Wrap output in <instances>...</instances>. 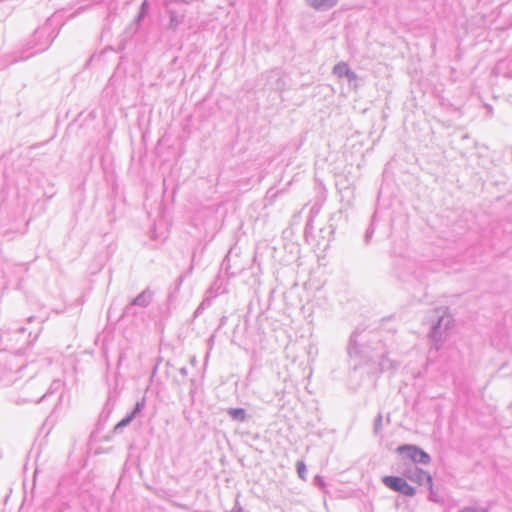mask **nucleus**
<instances>
[{
	"instance_id": "4",
	"label": "nucleus",
	"mask_w": 512,
	"mask_h": 512,
	"mask_svg": "<svg viewBox=\"0 0 512 512\" xmlns=\"http://www.w3.org/2000/svg\"><path fill=\"white\" fill-rule=\"evenodd\" d=\"M308 3L315 9H323L333 6L335 0H308Z\"/></svg>"
},
{
	"instance_id": "7",
	"label": "nucleus",
	"mask_w": 512,
	"mask_h": 512,
	"mask_svg": "<svg viewBox=\"0 0 512 512\" xmlns=\"http://www.w3.org/2000/svg\"><path fill=\"white\" fill-rule=\"evenodd\" d=\"M304 469H305V467H304L303 464H299L298 465V472H299L300 475L302 474V472H304Z\"/></svg>"
},
{
	"instance_id": "1",
	"label": "nucleus",
	"mask_w": 512,
	"mask_h": 512,
	"mask_svg": "<svg viewBox=\"0 0 512 512\" xmlns=\"http://www.w3.org/2000/svg\"><path fill=\"white\" fill-rule=\"evenodd\" d=\"M396 452L403 460L413 463L428 464L430 462V456L415 445H401L396 449Z\"/></svg>"
},
{
	"instance_id": "9",
	"label": "nucleus",
	"mask_w": 512,
	"mask_h": 512,
	"mask_svg": "<svg viewBox=\"0 0 512 512\" xmlns=\"http://www.w3.org/2000/svg\"><path fill=\"white\" fill-rule=\"evenodd\" d=\"M488 112H489L490 114L492 113V108H491V107H489Z\"/></svg>"
},
{
	"instance_id": "3",
	"label": "nucleus",
	"mask_w": 512,
	"mask_h": 512,
	"mask_svg": "<svg viewBox=\"0 0 512 512\" xmlns=\"http://www.w3.org/2000/svg\"><path fill=\"white\" fill-rule=\"evenodd\" d=\"M410 480L418 484L427 483L432 489V478L431 476L423 471L422 469H415L414 472L409 476Z\"/></svg>"
},
{
	"instance_id": "6",
	"label": "nucleus",
	"mask_w": 512,
	"mask_h": 512,
	"mask_svg": "<svg viewBox=\"0 0 512 512\" xmlns=\"http://www.w3.org/2000/svg\"><path fill=\"white\" fill-rule=\"evenodd\" d=\"M460 512H488V509L472 506V507H465Z\"/></svg>"
},
{
	"instance_id": "8",
	"label": "nucleus",
	"mask_w": 512,
	"mask_h": 512,
	"mask_svg": "<svg viewBox=\"0 0 512 512\" xmlns=\"http://www.w3.org/2000/svg\"><path fill=\"white\" fill-rule=\"evenodd\" d=\"M131 420V417H129L128 419L126 420H123L119 423V425H125L126 423H128L129 421Z\"/></svg>"
},
{
	"instance_id": "5",
	"label": "nucleus",
	"mask_w": 512,
	"mask_h": 512,
	"mask_svg": "<svg viewBox=\"0 0 512 512\" xmlns=\"http://www.w3.org/2000/svg\"><path fill=\"white\" fill-rule=\"evenodd\" d=\"M229 414L233 419L236 420H244L245 418V411L241 408L238 409H230Z\"/></svg>"
},
{
	"instance_id": "2",
	"label": "nucleus",
	"mask_w": 512,
	"mask_h": 512,
	"mask_svg": "<svg viewBox=\"0 0 512 512\" xmlns=\"http://www.w3.org/2000/svg\"><path fill=\"white\" fill-rule=\"evenodd\" d=\"M384 485L395 492L402 493L406 496H413L415 489L402 477L384 476L382 478Z\"/></svg>"
}]
</instances>
